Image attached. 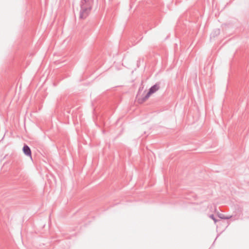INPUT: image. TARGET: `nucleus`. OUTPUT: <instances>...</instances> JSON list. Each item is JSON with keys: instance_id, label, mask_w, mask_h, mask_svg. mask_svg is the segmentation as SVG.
<instances>
[{"instance_id": "20e7f679", "label": "nucleus", "mask_w": 249, "mask_h": 249, "mask_svg": "<svg viewBox=\"0 0 249 249\" xmlns=\"http://www.w3.org/2000/svg\"><path fill=\"white\" fill-rule=\"evenodd\" d=\"M160 89V83H156L152 86L149 89L152 94L156 92Z\"/></svg>"}, {"instance_id": "0eeeda50", "label": "nucleus", "mask_w": 249, "mask_h": 249, "mask_svg": "<svg viewBox=\"0 0 249 249\" xmlns=\"http://www.w3.org/2000/svg\"><path fill=\"white\" fill-rule=\"evenodd\" d=\"M209 217L214 221V223H216V222L218 221V220H217V219L215 218V217H214V215H213V214H211V215H210Z\"/></svg>"}, {"instance_id": "f257e3e1", "label": "nucleus", "mask_w": 249, "mask_h": 249, "mask_svg": "<svg viewBox=\"0 0 249 249\" xmlns=\"http://www.w3.org/2000/svg\"><path fill=\"white\" fill-rule=\"evenodd\" d=\"M93 0H81L80 18L85 19L89 15L92 7Z\"/></svg>"}, {"instance_id": "7ed1b4c3", "label": "nucleus", "mask_w": 249, "mask_h": 249, "mask_svg": "<svg viewBox=\"0 0 249 249\" xmlns=\"http://www.w3.org/2000/svg\"><path fill=\"white\" fill-rule=\"evenodd\" d=\"M152 94V93L149 90L145 95L143 96L142 98H139L138 99V101L139 103L142 104L144 101H145L148 98L150 97V96Z\"/></svg>"}, {"instance_id": "423d86ee", "label": "nucleus", "mask_w": 249, "mask_h": 249, "mask_svg": "<svg viewBox=\"0 0 249 249\" xmlns=\"http://www.w3.org/2000/svg\"><path fill=\"white\" fill-rule=\"evenodd\" d=\"M217 216L220 219H229L230 218H231V216H226L224 214L221 213H218Z\"/></svg>"}, {"instance_id": "39448f33", "label": "nucleus", "mask_w": 249, "mask_h": 249, "mask_svg": "<svg viewBox=\"0 0 249 249\" xmlns=\"http://www.w3.org/2000/svg\"><path fill=\"white\" fill-rule=\"evenodd\" d=\"M220 33V31L219 29H215L211 34V37H215L218 36Z\"/></svg>"}, {"instance_id": "f03ea898", "label": "nucleus", "mask_w": 249, "mask_h": 249, "mask_svg": "<svg viewBox=\"0 0 249 249\" xmlns=\"http://www.w3.org/2000/svg\"><path fill=\"white\" fill-rule=\"evenodd\" d=\"M23 153L27 156L32 157V152L30 148L27 144H25L23 147Z\"/></svg>"}]
</instances>
